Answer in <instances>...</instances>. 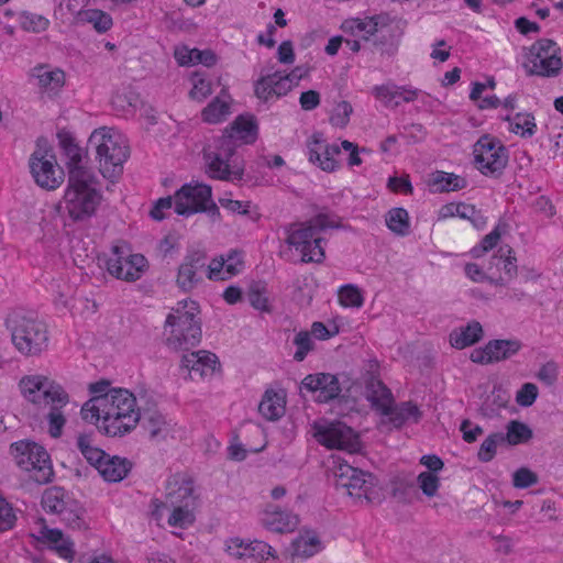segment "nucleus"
<instances>
[{
    "instance_id": "nucleus-28",
    "label": "nucleus",
    "mask_w": 563,
    "mask_h": 563,
    "mask_svg": "<svg viewBox=\"0 0 563 563\" xmlns=\"http://www.w3.org/2000/svg\"><path fill=\"white\" fill-rule=\"evenodd\" d=\"M37 540L55 550L65 560L71 561L75 556L74 542L59 529L43 527L38 531Z\"/></svg>"
},
{
    "instance_id": "nucleus-46",
    "label": "nucleus",
    "mask_w": 563,
    "mask_h": 563,
    "mask_svg": "<svg viewBox=\"0 0 563 563\" xmlns=\"http://www.w3.org/2000/svg\"><path fill=\"white\" fill-rule=\"evenodd\" d=\"M195 505H178L172 506L174 509L168 517V525L176 528L185 529L191 526L195 521L192 508Z\"/></svg>"
},
{
    "instance_id": "nucleus-16",
    "label": "nucleus",
    "mask_w": 563,
    "mask_h": 563,
    "mask_svg": "<svg viewBox=\"0 0 563 563\" xmlns=\"http://www.w3.org/2000/svg\"><path fill=\"white\" fill-rule=\"evenodd\" d=\"M113 257L107 261L108 272L118 279L135 282L148 268V262L143 254H128L126 245H114Z\"/></svg>"
},
{
    "instance_id": "nucleus-6",
    "label": "nucleus",
    "mask_w": 563,
    "mask_h": 563,
    "mask_svg": "<svg viewBox=\"0 0 563 563\" xmlns=\"http://www.w3.org/2000/svg\"><path fill=\"white\" fill-rule=\"evenodd\" d=\"M88 146L95 148L99 170L104 178L122 174L123 164L130 156L128 142L122 134L107 126L96 129L88 140Z\"/></svg>"
},
{
    "instance_id": "nucleus-59",
    "label": "nucleus",
    "mask_w": 563,
    "mask_h": 563,
    "mask_svg": "<svg viewBox=\"0 0 563 563\" xmlns=\"http://www.w3.org/2000/svg\"><path fill=\"white\" fill-rule=\"evenodd\" d=\"M417 481L426 496L432 497L437 494L440 486V479L435 474L431 472H422L419 474Z\"/></svg>"
},
{
    "instance_id": "nucleus-33",
    "label": "nucleus",
    "mask_w": 563,
    "mask_h": 563,
    "mask_svg": "<svg viewBox=\"0 0 563 563\" xmlns=\"http://www.w3.org/2000/svg\"><path fill=\"white\" fill-rule=\"evenodd\" d=\"M389 410L390 413L386 416L389 417V421L395 428H401L409 420L418 422L422 417V412L412 401H404L396 406L390 404Z\"/></svg>"
},
{
    "instance_id": "nucleus-48",
    "label": "nucleus",
    "mask_w": 563,
    "mask_h": 563,
    "mask_svg": "<svg viewBox=\"0 0 563 563\" xmlns=\"http://www.w3.org/2000/svg\"><path fill=\"white\" fill-rule=\"evenodd\" d=\"M507 228V224H497L495 227V229L486 234L479 244L475 245L472 250H471V254L474 258H478V257H482L485 253H487L488 251L493 250L498 241L500 240V236H501V233L505 232Z\"/></svg>"
},
{
    "instance_id": "nucleus-7",
    "label": "nucleus",
    "mask_w": 563,
    "mask_h": 563,
    "mask_svg": "<svg viewBox=\"0 0 563 563\" xmlns=\"http://www.w3.org/2000/svg\"><path fill=\"white\" fill-rule=\"evenodd\" d=\"M92 172H71L64 195L65 209L74 221H84L92 217L101 202V194L93 187Z\"/></svg>"
},
{
    "instance_id": "nucleus-5",
    "label": "nucleus",
    "mask_w": 563,
    "mask_h": 563,
    "mask_svg": "<svg viewBox=\"0 0 563 563\" xmlns=\"http://www.w3.org/2000/svg\"><path fill=\"white\" fill-rule=\"evenodd\" d=\"M14 347L24 356L42 354L48 346V330L33 312L15 309L5 319Z\"/></svg>"
},
{
    "instance_id": "nucleus-30",
    "label": "nucleus",
    "mask_w": 563,
    "mask_h": 563,
    "mask_svg": "<svg viewBox=\"0 0 563 563\" xmlns=\"http://www.w3.org/2000/svg\"><path fill=\"white\" fill-rule=\"evenodd\" d=\"M483 336L484 330L482 324L473 320L450 333V344L457 350H462L479 342Z\"/></svg>"
},
{
    "instance_id": "nucleus-57",
    "label": "nucleus",
    "mask_w": 563,
    "mask_h": 563,
    "mask_svg": "<svg viewBox=\"0 0 563 563\" xmlns=\"http://www.w3.org/2000/svg\"><path fill=\"white\" fill-rule=\"evenodd\" d=\"M16 522L12 506L0 496V533L11 530Z\"/></svg>"
},
{
    "instance_id": "nucleus-10",
    "label": "nucleus",
    "mask_w": 563,
    "mask_h": 563,
    "mask_svg": "<svg viewBox=\"0 0 563 563\" xmlns=\"http://www.w3.org/2000/svg\"><path fill=\"white\" fill-rule=\"evenodd\" d=\"M211 196L212 189L209 185L185 184L175 192V212L183 217L207 212L212 219L219 218V208Z\"/></svg>"
},
{
    "instance_id": "nucleus-56",
    "label": "nucleus",
    "mask_w": 563,
    "mask_h": 563,
    "mask_svg": "<svg viewBox=\"0 0 563 563\" xmlns=\"http://www.w3.org/2000/svg\"><path fill=\"white\" fill-rule=\"evenodd\" d=\"M20 23L23 30L38 33L45 31L49 22L43 15L23 13Z\"/></svg>"
},
{
    "instance_id": "nucleus-55",
    "label": "nucleus",
    "mask_w": 563,
    "mask_h": 563,
    "mask_svg": "<svg viewBox=\"0 0 563 563\" xmlns=\"http://www.w3.org/2000/svg\"><path fill=\"white\" fill-rule=\"evenodd\" d=\"M86 20L92 23L99 33H104L112 26V18L110 14L101 10H89L85 13Z\"/></svg>"
},
{
    "instance_id": "nucleus-43",
    "label": "nucleus",
    "mask_w": 563,
    "mask_h": 563,
    "mask_svg": "<svg viewBox=\"0 0 563 563\" xmlns=\"http://www.w3.org/2000/svg\"><path fill=\"white\" fill-rule=\"evenodd\" d=\"M432 184L437 186L438 191H456L466 186V180L453 173L437 170L432 174Z\"/></svg>"
},
{
    "instance_id": "nucleus-60",
    "label": "nucleus",
    "mask_w": 563,
    "mask_h": 563,
    "mask_svg": "<svg viewBox=\"0 0 563 563\" xmlns=\"http://www.w3.org/2000/svg\"><path fill=\"white\" fill-rule=\"evenodd\" d=\"M538 394V387L536 384L525 383L517 391L516 401L521 407H530L537 400Z\"/></svg>"
},
{
    "instance_id": "nucleus-45",
    "label": "nucleus",
    "mask_w": 563,
    "mask_h": 563,
    "mask_svg": "<svg viewBox=\"0 0 563 563\" xmlns=\"http://www.w3.org/2000/svg\"><path fill=\"white\" fill-rule=\"evenodd\" d=\"M320 540L317 536H299L291 542L292 555L310 558L319 551Z\"/></svg>"
},
{
    "instance_id": "nucleus-4",
    "label": "nucleus",
    "mask_w": 563,
    "mask_h": 563,
    "mask_svg": "<svg viewBox=\"0 0 563 563\" xmlns=\"http://www.w3.org/2000/svg\"><path fill=\"white\" fill-rule=\"evenodd\" d=\"M102 396L104 416L97 424L99 431L109 437H122L133 430L141 418L134 395L128 389L111 388Z\"/></svg>"
},
{
    "instance_id": "nucleus-35",
    "label": "nucleus",
    "mask_w": 563,
    "mask_h": 563,
    "mask_svg": "<svg viewBox=\"0 0 563 563\" xmlns=\"http://www.w3.org/2000/svg\"><path fill=\"white\" fill-rule=\"evenodd\" d=\"M85 514V508L77 500L71 498L58 516L69 528L74 530H82L88 527Z\"/></svg>"
},
{
    "instance_id": "nucleus-47",
    "label": "nucleus",
    "mask_w": 563,
    "mask_h": 563,
    "mask_svg": "<svg viewBox=\"0 0 563 563\" xmlns=\"http://www.w3.org/2000/svg\"><path fill=\"white\" fill-rule=\"evenodd\" d=\"M103 396L97 395L86 401L80 410L81 418L90 423L101 421L104 416Z\"/></svg>"
},
{
    "instance_id": "nucleus-61",
    "label": "nucleus",
    "mask_w": 563,
    "mask_h": 563,
    "mask_svg": "<svg viewBox=\"0 0 563 563\" xmlns=\"http://www.w3.org/2000/svg\"><path fill=\"white\" fill-rule=\"evenodd\" d=\"M538 475L527 467H520L512 475V484L516 488H528L538 483Z\"/></svg>"
},
{
    "instance_id": "nucleus-25",
    "label": "nucleus",
    "mask_w": 563,
    "mask_h": 563,
    "mask_svg": "<svg viewBox=\"0 0 563 563\" xmlns=\"http://www.w3.org/2000/svg\"><path fill=\"white\" fill-rule=\"evenodd\" d=\"M181 365L189 372H195L200 377H205L212 375L220 367V362L214 353L200 350L183 355Z\"/></svg>"
},
{
    "instance_id": "nucleus-32",
    "label": "nucleus",
    "mask_w": 563,
    "mask_h": 563,
    "mask_svg": "<svg viewBox=\"0 0 563 563\" xmlns=\"http://www.w3.org/2000/svg\"><path fill=\"white\" fill-rule=\"evenodd\" d=\"M77 448L87 462L93 466L97 471L107 459L108 453L95 445L92 434L80 433L77 437Z\"/></svg>"
},
{
    "instance_id": "nucleus-9",
    "label": "nucleus",
    "mask_w": 563,
    "mask_h": 563,
    "mask_svg": "<svg viewBox=\"0 0 563 563\" xmlns=\"http://www.w3.org/2000/svg\"><path fill=\"white\" fill-rule=\"evenodd\" d=\"M11 454L16 464L24 471L31 473V477L38 484H46L52 481L54 472L47 451L40 444L22 440L11 444Z\"/></svg>"
},
{
    "instance_id": "nucleus-49",
    "label": "nucleus",
    "mask_w": 563,
    "mask_h": 563,
    "mask_svg": "<svg viewBox=\"0 0 563 563\" xmlns=\"http://www.w3.org/2000/svg\"><path fill=\"white\" fill-rule=\"evenodd\" d=\"M267 286L265 282H252L246 296L251 306L257 310L267 311Z\"/></svg>"
},
{
    "instance_id": "nucleus-26",
    "label": "nucleus",
    "mask_w": 563,
    "mask_h": 563,
    "mask_svg": "<svg viewBox=\"0 0 563 563\" xmlns=\"http://www.w3.org/2000/svg\"><path fill=\"white\" fill-rule=\"evenodd\" d=\"M263 526L273 532L289 533L292 532L299 525L297 515L282 510L275 506L272 509L267 508L262 518Z\"/></svg>"
},
{
    "instance_id": "nucleus-27",
    "label": "nucleus",
    "mask_w": 563,
    "mask_h": 563,
    "mask_svg": "<svg viewBox=\"0 0 563 563\" xmlns=\"http://www.w3.org/2000/svg\"><path fill=\"white\" fill-rule=\"evenodd\" d=\"M57 139L60 148L63 150L64 155L67 157V168H68V177L71 176V172H91L86 166H84V151L76 143L74 136L68 131H59L57 133Z\"/></svg>"
},
{
    "instance_id": "nucleus-19",
    "label": "nucleus",
    "mask_w": 563,
    "mask_h": 563,
    "mask_svg": "<svg viewBox=\"0 0 563 563\" xmlns=\"http://www.w3.org/2000/svg\"><path fill=\"white\" fill-rule=\"evenodd\" d=\"M206 268V252L200 250L188 251L178 266L176 285L184 292H190L203 282L202 273Z\"/></svg>"
},
{
    "instance_id": "nucleus-29",
    "label": "nucleus",
    "mask_w": 563,
    "mask_h": 563,
    "mask_svg": "<svg viewBox=\"0 0 563 563\" xmlns=\"http://www.w3.org/2000/svg\"><path fill=\"white\" fill-rule=\"evenodd\" d=\"M132 465L126 457L108 454L98 473L108 483H119L128 476Z\"/></svg>"
},
{
    "instance_id": "nucleus-51",
    "label": "nucleus",
    "mask_w": 563,
    "mask_h": 563,
    "mask_svg": "<svg viewBox=\"0 0 563 563\" xmlns=\"http://www.w3.org/2000/svg\"><path fill=\"white\" fill-rule=\"evenodd\" d=\"M339 302L343 307L361 308L364 303V298L357 286L346 284L340 287L338 291Z\"/></svg>"
},
{
    "instance_id": "nucleus-17",
    "label": "nucleus",
    "mask_w": 563,
    "mask_h": 563,
    "mask_svg": "<svg viewBox=\"0 0 563 563\" xmlns=\"http://www.w3.org/2000/svg\"><path fill=\"white\" fill-rule=\"evenodd\" d=\"M387 16L373 15L364 19L352 18L345 20L341 29L344 33H347L354 37H360L364 42L372 41L373 46L376 49L383 51L386 44V36L383 35L384 27L386 26L385 21Z\"/></svg>"
},
{
    "instance_id": "nucleus-50",
    "label": "nucleus",
    "mask_w": 563,
    "mask_h": 563,
    "mask_svg": "<svg viewBox=\"0 0 563 563\" xmlns=\"http://www.w3.org/2000/svg\"><path fill=\"white\" fill-rule=\"evenodd\" d=\"M503 443V432L490 433L481 444L477 459L483 463L490 462L496 455L497 446Z\"/></svg>"
},
{
    "instance_id": "nucleus-21",
    "label": "nucleus",
    "mask_w": 563,
    "mask_h": 563,
    "mask_svg": "<svg viewBox=\"0 0 563 563\" xmlns=\"http://www.w3.org/2000/svg\"><path fill=\"white\" fill-rule=\"evenodd\" d=\"M300 389L318 393L314 400L328 404L339 397L341 386L339 378L330 373L309 374L302 380Z\"/></svg>"
},
{
    "instance_id": "nucleus-52",
    "label": "nucleus",
    "mask_w": 563,
    "mask_h": 563,
    "mask_svg": "<svg viewBox=\"0 0 563 563\" xmlns=\"http://www.w3.org/2000/svg\"><path fill=\"white\" fill-rule=\"evenodd\" d=\"M246 548V558L255 560H267L268 558H276L275 550L266 542L254 540L249 541Z\"/></svg>"
},
{
    "instance_id": "nucleus-22",
    "label": "nucleus",
    "mask_w": 563,
    "mask_h": 563,
    "mask_svg": "<svg viewBox=\"0 0 563 563\" xmlns=\"http://www.w3.org/2000/svg\"><path fill=\"white\" fill-rule=\"evenodd\" d=\"M29 77L36 81V86L41 91H56L64 87L66 77L65 71L60 68H52L47 64H38L30 69Z\"/></svg>"
},
{
    "instance_id": "nucleus-58",
    "label": "nucleus",
    "mask_w": 563,
    "mask_h": 563,
    "mask_svg": "<svg viewBox=\"0 0 563 563\" xmlns=\"http://www.w3.org/2000/svg\"><path fill=\"white\" fill-rule=\"evenodd\" d=\"M399 86L394 82H387L384 85L375 86L372 90V93L376 99L382 101L385 106H390L391 102L396 99V93H398Z\"/></svg>"
},
{
    "instance_id": "nucleus-41",
    "label": "nucleus",
    "mask_w": 563,
    "mask_h": 563,
    "mask_svg": "<svg viewBox=\"0 0 563 563\" xmlns=\"http://www.w3.org/2000/svg\"><path fill=\"white\" fill-rule=\"evenodd\" d=\"M506 430L507 432L503 433L504 443L507 442L510 445L528 442L533 435L532 430L526 423L518 420L509 421Z\"/></svg>"
},
{
    "instance_id": "nucleus-63",
    "label": "nucleus",
    "mask_w": 563,
    "mask_h": 563,
    "mask_svg": "<svg viewBox=\"0 0 563 563\" xmlns=\"http://www.w3.org/2000/svg\"><path fill=\"white\" fill-rule=\"evenodd\" d=\"M460 430L463 433V440L467 443H474L477 440V438L484 432L481 426L474 424L468 419H464L462 421Z\"/></svg>"
},
{
    "instance_id": "nucleus-37",
    "label": "nucleus",
    "mask_w": 563,
    "mask_h": 563,
    "mask_svg": "<svg viewBox=\"0 0 563 563\" xmlns=\"http://www.w3.org/2000/svg\"><path fill=\"white\" fill-rule=\"evenodd\" d=\"M385 222L387 228L399 236H406L410 233L409 214L405 208L390 209L385 216Z\"/></svg>"
},
{
    "instance_id": "nucleus-44",
    "label": "nucleus",
    "mask_w": 563,
    "mask_h": 563,
    "mask_svg": "<svg viewBox=\"0 0 563 563\" xmlns=\"http://www.w3.org/2000/svg\"><path fill=\"white\" fill-rule=\"evenodd\" d=\"M230 113L229 103L216 97L201 112L202 120L208 123L222 122Z\"/></svg>"
},
{
    "instance_id": "nucleus-3",
    "label": "nucleus",
    "mask_w": 563,
    "mask_h": 563,
    "mask_svg": "<svg viewBox=\"0 0 563 563\" xmlns=\"http://www.w3.org/2000/svg\"><path fill=\"white\" fill-rule=\"evenodd\" d=\"M339 228V217L319 213L302 223L300 228H296V224H290L286 229V243L301 253V261L303 263H322L325 257L323 249L324 239L318 236V233L327 229Z\"/></svg>"
},
{
    "instance_id": "nucleus-42",
    "label": "nucleus",
    "mask_w": 563,
    "mask_h": 563,
    "mask_svg": "<svg viewBox=\"0 0 563 563\" xmlns=\"http://www.w3.org/2000/svg\"><path fill=\"white\" fill-rule=\"evenodd\" d=\"M67 404H59L57 401H49L46 404V407H48V412L46 413L48 433L52 438H58L62 434L63 428L66 423V418L62 409Z\"/></svg>"
},
{
    "instance_id": "nucleus-62",
    "label": "nucleus",
    "mask_w": 563,
    "mask_h": 563,
    "mask_svg": "<svg viewBox=\"0 0 563 563\" xmlns=\"http://www.w3.org/2000/svg\"><path fill=\"white\" fill-rule=\"evenodd\" d=\"M224 269L229 275L228 277L239 274L243 267L242 254L236 250H231L227 258H224Z\"/></svg>"
},
{
    "instance_id": "nucleus-38",
    "label": "nucleus",
    "mask_w": 563,
    "mask_h": 563,
    "mask_svg": "<svg viewBox=\"0 0 563 563\" xmlns=\"http://www.w3.org/2000/svg\"><path fill=\"white\" fill-rule=\"evenodd\" d=\"M511 247H500L498 254L494 255L490 260V267L495 266L497 269H503L508 279L517 276V258Z\"/></svg>"
},
{
    "instance_id": "nucleus-39",
    "label": "nucleus",
    "mask_w": 563,
    "mask_h": 563,
    "mask_svg": "<svg viewBox=\"0 0 563 563\" xmlns=\"http://www.w3.org/2000/svg\"><path fill=\"white\" fill-rule=\"evenodd\" d=\"M505 121L510 123L511 132L519 134L521 137H531L536 133L534 117L531 113H516L514 117L506 115Z\"/></svg>"
},
{
    "instance_id": "nucleus-53",
    "label": "nucleus",
    "mask_w": 563,
    "mask_h": 563,
    "mask_svg": "<svg viewBox=\"0 0 563 563\" xmlns=\"http://www.w3.org/2000/svg\"><path fill=\"white\" fill-rule=\"evenodd\" d=\"M353 112V107L349 101H340L330 117V123L336 128H345L350 122V117Z\"/></svg>"
},
{
    "instance_id": "nucleus-18",
    "label": "nucleus",
    "mask_w": 563,
    "mask_h": 563,
    "mask_svg": "<svg viewBox=\"0 0 563 563\" xmlns=\"http://www.w3.org/2000/svg\"><path fill=\"white\" fill-rule=\"evenodd\" d=\"M521 349L522 342L518 339H494L483 347L474 349L470 354V360L481 365L495 364L511 358Z\"/></svg>"
},
{
    "instance_id": "nucleus-13",
    "label": "nucleus",
    "mask_w": 563,
    "mask_h": 563,
    "mask_svg": "<svg viewBox=\"0 0 563 563\" xmlns=\"http://www.w3.org/2000/svg\"><path fill=\"white\" fill-rule=\"evenodd\" d=\"M313 430V437L318 443L328 449L344 450L349 453H356L361 450V441L357 433L344 422H316Z\"/></svg>"
},
{
    "instance_id": "nucleus-34",
    "label": "nucleus",
    "mask_w": 563,
    "mask_h": 563,
    "mask_svg": "<svg viewBox=\"0 0 563 563\" xmlns=\"http://www.w3.org/2000/svg\"><path fill=\"white\" fill-rule=\"evenodd\" d=\"M260 413L268 421L278 420L285 412V400L274 390H266L260 405Z\"/></svg>"
},
{
    "instance_id": "nucleus-20",
    "label": "nucleus",
    "mask_w": 563,
    "mask_h": 563,
    "mask_svg": "<svg viewBox=\"0 0 563 563\" xmlns=\"http://www.w3.org/2000/svg\"><path fill=\"white\" fill-rule=\"evenodd\" d=\"M309 162L317 165L324 172H334L339 164L335 155L341 153L336 144H328L321 132H314L307 141Z\"/></svg>"
},
{
    "instance_id": "nucleus-40",
    "label": "nucleus",
    "mask_w": 563,
    "mask_h": 563,
    "mask_svg": "<svg viewBox=\"0 0 563 563\" xmlns=\"http://www.w3.org/2000/svg\"><path fill=\"white\" fill-rule=\"evenodd\" d=\"M509 401V395L499 385H494L492 391L486 395L482 402V411L485 415L492 416L497 413L501 408H505Z\"/></svg>"
},
{
    "instance_id": "nucleus-12",
    "label": "nucleus",
    "mask_w": 563,
    "mask_h": 563,
    "mask_svg": "<svg viewBox=\"0 0 563 563\" xmlns=\"http://www.w3.org/2000/svg\"><path fill=\"white\" fill-rule=\"evenodd\" d=\"M476 168L485 176H499L508 162L507 148L496 139L483 135L474 144Z\"/></svg>"
},
{
    "instance_id": "nucleus-54",
    "label": "nucleus",
    "mask_w": 563,
    "mask_h": 563,
    "mask_svg": "<svg viewBox=\"0 0 563 563\" xmlns=\"http://www.w3.org/2000/svg\"><path fill=\"white\" fill-rule=\"evenodd\" d=\"M294 344L297 346L294 354V360L297 362H302L314 345L308 331L298 332L294 339Z\"/></svg>"
},
{
    "instance_id": "nucleus-23",
    "label": "nucleus",
    "mask_w": 563,
    "mask_h": 563,
    "mask_svg": "<svg viewBox=\"0 0 563 563\" xmlns=\"http://www.w3.org/2000/svg\"><path fill=\"white\" fill-rule=\"evenodd\" d=\"M167 489L166 503L170 506L195 505L196 496L191 477L177 474L168 482Z\"/></svg>"
},
{
    "instance_id": "nucleus-15",
    "label": "nucleus",
    "mask_w": 563,
    "mask_h": 563,
    "mask_svg": "<svg viewBox=\"0 0 563 563\" xmlns=\"http://www.w3.org/2000/svg\"><path fill=\"white\" fill-rule=\"evenodd\" d=\"M556 44L552 40L542 38L536 42L523 67L528 75L554 77L562 68V60L556 56Z\"/></svg>"
},
{
    "instance_id": "nucleus-2",
    "label": "nucleus",
    "mask_w": 563,
    "mask_h": 563,
    "mask_svg": "<svg viewBox=\"0 0 563 563\" xmlns=\"http://www.w3.org/2000/svg\"><path fill=\"white\" fill-rule=\"evenodd\" d=\"M199 305L194 300H183L172 309L164 324L165 344L174 351H188L201 341Z\"/></svg>"
},
{
    "instance_id": "nucleus-31",
    "label": "nucleus",
    "mask_w": 563,
    "mask_h": 563,
    "mask_svg": "<svg viewBox=\"0 0 563 563\" xmlns=\"http://www.w3.org/2000/svg\"><path fill=\"white\" fill-rule=\"evenodd\" d=\"M140 421L142 427L148 432L151 439L162 440L169 434V423L165 417L158 411H146L141 415Z\"/></svg>"
},
{
    "instance_id": "nucleus-64",
    "label": "nucleus",
    "mask_w": 563,
    "mask_h": 563,
    "mask_svg": "<svg viewBox=\"0 0 563 563\" xmlns=\"http://www.w3.org/2000/svg\"><path fill=\"white\" fill-rule=\"evenodd\" d=\"M219 203L222 208L238 214L246 216L250 213V201L233 200L231 198H220Z\"/></svg>"
},
{
    "instance_id": "nucleus-14",
    "label": "nucleus",
    "mask_w": 563,
    "mask_h": 563,
    "mask_svg": "<svg viewBox=\"0 0 563 563\" xmlns=\"http://www.w3.org/2000/svg\"><path fill=\"white\" fill-rule=\"evenodd\" d=\"M29 166L35 183L43 189L54 190L64 181V170L51 148H36L30 156Z\"/></svg>"
},
{
    "instance_id": "nucleus-1",
    "label": "nucleus",
    "mask_w": 563,
    "mask_h": 563,
    "mask_svg": "<svg viewBox=\"0 0 563 563\" xmlns=\"http://www.w3.org/2000/svg\"><path fill=\"white\" fill-rule=\"evenodd\" d=\"M258 126L254 115L240 114L222 135L203 150L209 177L218 180H239L244 177V162L235 156L241 144H253Z\"/></svg>"
},
{
    "instance_id": "nucleus-24",
    "label": "nucleus",
    "mask_w": 563,
    "mask_h": 563,
    "mask_svg": "<svg viewBox=\"0 0 563 563\" xmlns=\"http://www.w3.org/2000/svg\"><path fill=\"white\" fill-rule=\"evenodd\" d=\"M366 399L372 407L380 415L390 413V404H394V397L390 389L377 377L369 375L365 382Z\"/></svg>"
},
{
    "instance_id": "nucleus-8",
    "label": "nucleus",
    "mask_w": 563,
    "mask_h": 563,
    "mask_svg": "<svg viewBox=\"0 0 563 563\" xmlns=\"http://www.w3.org/2000/svg\"><path fill=\"white\" fill-rule=\"evenodd\" d=\"M334 476L336 487L346 489L351 497L367 503H380L377 478L372 473L343 462L336 465Z\"/></svg>"
},
{
    "instance_id": "nucleus-11",
    "label": "nucleus",
    "mask_w": 563,
    "mask_h": 563,
    "mask_svg": "<svg viewBox=\"0 0 563 563\" xmlns=\"http://www.w3.org/2000/svg\"><path fill=\"white\" fill-rule=\"evenodd\" d=\"M19 387L24 398L34 405L46 407L49 401L69 402L66 390L59 384L43 375L24 376L21 378Z\"/></svg>"
},
{
    "instance_id": "nucleus-36",
    "label": "nucleus",
    "mask_w": 563,
    "mask_h": 563,
    "mask_svg": "<svg viewBox=\"0 0 563 563\" xmlns=\"http://www.w3.org/2000/svg\"><path fill=\"white\" fill-rule=\"evenodd\" d=\"M70 499L64 488L49 487L43 493L42 507L46 512L59 515Z\"/></svg>"
}]
</instances>
